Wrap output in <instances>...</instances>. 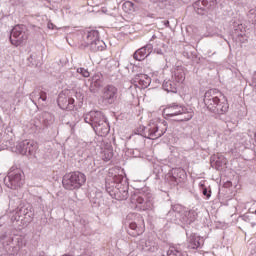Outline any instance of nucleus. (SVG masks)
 Returning <instances> with one entry per match:
<instances>
[{
	"mask_svg": "<svg viewBox=\"0 0 256 256\" xmlns=\"http://www.w3.org/2000/svg\"><path fill=\"white\" fill-rule=\"evenodd\" d=\"M1 191H3V189H1V187H0V193H1Z\"/></svg>",
	"mask_w": 256,
	"mask_h": 256,
	"instance_id": "6e6d98bb",
	"label": "nucleus"
},
{
	"mask_svg": "<svg viewBox=\"0 0 256 256\" xmlns=\"http://www.w3.org/2000/svg\"><path fill=\"white\" fill-rule=\"evenodd\" d=\"M218 95L223 97V94L217 89H210L206 91L204 95V104L210 113H213L215 109V102L218 101Z\"/></svg>",
	"mask_w": 256,
	"mask_h": 256,
	"instance_id": "9d476101",
	"label": "nucleus"
},
{
	"mask_svg": "<svg viewBox=\"0 0 256 256\" xmlns=\"http://www.w3.org/2000/svg\"><path fill=\"white\" fill-rule=\"evenodd\" d=\"M105 119H106L105 115L101 111H90L84 114L85 123H88V125H91L92 129H94L96 125L100 124Z\"/></svg>",
	"mask_w": 256,
	"mask_h": 256,
	"instance_id": "f8f14e48",
	"label": "nucleus"
},
{
	"mask_svg": "<svg viewBox=\"0 0 256 256\" xmlns=\"http://www.w3.org/2000/svg\"><path fill=\"white\" fill-rule=\"evenodd\" d=\"M154 53H157V55H163V50L155 48Z\"/></svg>",
	"mask_w": 256,
	"mask_h": 256,
	"instance_id": "37998d69",
	"label": "nucleus"
},
{
	"mask_svg": "<svg viewBox=\"0 0 256 256\" xmlns=\"http://www.w3.org/2000/svg\"><path fill=\"white\" fill-rule=\"evenodd\" d=\"M77 73L82 75V77H89V75H90L89 70H87L85 68H78Z\"/></svg>",
	"mask_w": 256,
	"mask_h": 256,
	"instance_id": "e433bc0d",
	"label": "nucleus"
},
{
	"mask_svg": "<svg viewBox=\"0 0 256 256\" xmlns=\"http://www.w3.org/2000/svg\"><path fill=\"white\" fill-rule=\"evenodd\" d=\"M5 237H7V234H3L1 237H0V239H5Z\"/></svg>",
	"mask_w": 256,
	"mask_h": 256,
	"instance_id": "864d4df0",
	"label": "nucleus"
},
{
	"mask_svg": "<svg viewBox=\"0 0 256 256\" xmlns=\"http://www.w3.org/2000/svg\"><path fill=\"white\" fill-rule=\"evenodd\" d=\"M14 149L17 153H20V155H33L35 149H37V144L33 141L24 140L17 143Z\"/></svg>",
	"mask_w": 256,
	"mask_h": 256,
	"instance_id": "9b49d317",
	"label": "nucleus"
},
{
	"mask_svg": "<svg viewBox=\"0 0 256 256\" xmlns=\"http://www.w3.org/2000/svg\"><path fill=\"white\" fill-rule=\"evenodd\" d=\"M172 80H174L176 83H183L185 81V70H183V67H177L174 70V75L172 76Z\"/></svg>",
	"mask_w": 256,
	"mask_h": 256,
	"instance_id": "393cba45",
	"label": "nucleus"
},
{
	"mask_svg": "<svg viewBox=\"0 0 256 256\" xmlns=\"http://www.w3.org/2000/svg\"><path fill=\"white\" fill-rule=\"evenodd\" d=\"M255 214H256V210H255Z\"/></svg>",
	"mask_w": 256,
	"mask_h": 256,
	"instance_id": "4d7b16f0",
	"label": "nucleus"
},
{
	"mask_svg": "<svg viewBox=\"0 0 256 256\" xmlns=\"http://www.w3.org/2000/svg\"><path fill=\"white\" fill-rule=\"evenodd\" d=\"M153 53V44L149 43L142 48L138 49L133 57L136 61H143L146 57H149Z\"/></svg>",
	"mask_w": 256,
	"mask_h": 256,
	"instance_id": "f3484780",
	"label": "nucleus"
},
{
	"mask_svg": "<svg viewBox=\"0 0 256 256\" xmlns=\"http://www.w3.org/2000/svg\"><path fill=\"white\" fill-rule=\"evenodd\" d=\"M98 39H99V31L98 30H90L87 32L86 44L88 46L92 45Z\"/></svg>",
	"mask_w": 256,
	"mask_h": 256,
	"instance_id": "bb28decb",
	"label": "nucleus"
},
{
	"mask_svg": "<svg viewBox=\"0 0 256 256\" xmlns=\"http://www.w3.org/2000/svg\"><path fill=\"white\" fill-rule=\"evenodd\" d=\"M113 183L115 184L114 187H117V185H123V175H115L111 182H106V185H113Z\"/></svg>",
	"mask_w": 256,
	"mask_h": 256,
	"instance_id": "2f4dec72",
	"label": "nucleus"
},
{
	"mask_svg": "<svg viewBox=\"0 0 256 256\" xmlns=\"http://www.w3.org/2000/svg\"><path fill=\"white\" fill-rule=\"evenodd\" d=\"M141 74H136L134 78L131 79L132 85H137V83H140Z\"/></svg>",
	"mask_w": 256,
	"mask_h": 256,
	"instance_id": "4c0bfd02",
	"label": "nucleus"
},
{
	"mask_svg": "<svg viewBox=\"0 0 256 256\" xmlns=\"http://www.w3.org/2000/svg\"><path fill=\"white\" fill-rule=\"evenodd\" d=\"M138 133L146 139H159V137H163L167 133V121H163L162 123L152 122L146 127L143 126L140 128Z\"/></svg>",
	"mask_w": 256,
	"mask_h": 256,
	"instance_id": "20e7f679",
	"label": "nucleus"
},
{
	"mask_svg": "<svg viewBox=\"0 0 256 256\" xmlns=\"http://www.w3.org/2000/svg\"><path fill=\"white\" fill-rule=\"evenodd\" d=\"M191 49H193V47L186 46L184 51L182 52L183 57H185L186 59H191V57H193V52L191 51Z\"/></svg>",
	"mask_w": 256,
	"mask_h": 256,
	"instance_id": "f704fd0d",
	"label": "nucleus"
},
{
	"mask_svg": "<svg viewBox=\"0 0 256 256\" xmlns=\"http://www.w3.org/2000/svg\"><path fill=\"white\" fill-rule=\"evenodd\" d=\"M140 247H142V251H147L149 253H155L157 251V242L151 238L141 239L139 242Z\"/></svg>",
	"mask_w": 256,
	"mask_h": 256,
	"instance_id": "a211bd4d",
	"label": "nucleus"
},
{
	"mask_svg": "<svg viewBox=\"0 0 256 256\" xmlns=\"http://www.w3.org/2000/svg\"><path fill=\"white\" fill-rule=\"evenodd\" d=\"M223 97H224L223 95L222 96L218 95V100L214 102V107H217L221 103V100L223 99Z\"/></svg>",
	"mask_w": 256,
	"mask_h": 256,
	"instance_id": "a19ab883",
	"label": "nucleus"
},
{
	"mask_svg": "<svg viewBox=\"0 0 256 256\" xmlns=\"http://www.w3.org/2000/svg\"><path fill=\"white\" fill-rule=\"evenodd\" d=\"M112 151H113V149H111V148L105 149L104 156H103L104 161H111V159H113Z\"/></svg>",
	"mask_w": 256,
	"mask_h": 256,
	"instance_id": "c9c22d12",
	"label": "nucleus"
},
{
	"mask_svg": "<svg viewBox=\"0 0 256 256\" xmlns=\"http://www.w3.org/2000/svg\"><path fill=\"white\" fill-rule=\"evenodd\" d=\"M204 3V7L209 11L211 9H215L217 7V0H202Z\"/></svg>",
	"mask_w": 256,
	"mask_h": 256,
	"instance_id": "473e14b6",
	"label": "nucleus"
},
{
	"mask_svg": "<svg viewBox=\"0 0 256 256\" xmlns=\"http://www.w3.org/2000/svg\"><path fill=\"white\" fill-rule=\"evenodd\" d=\"M242 219H243V221H250V219H249V214H244V215L242 216Z\"/></svg>",
	"mask_w": 256,
	"mask_h": 256,
	"instance_id": "49530a36",
	"label": "nucleus"
},
{
	"mask_svg": "<svg viewBox=\"0 0 256 256\" xmlns=\"http://www.w3.org/2000/svg\"><path fill=\"white\" fill-rule=\"evenodd\" d=\"M70 127H71V129L73 131V128L75 127V124H71Z\"/></svg>",
	"mask_w": 256,
	"mask_h": 256,
	"instance_id": "5fc2aeb1",
	"label": "nucleus"
},
{
	"mask_svg": "<svg viewBox=\"0 0 256 256\" xmlns=\"http://www.w3.org/2000/svg\"><path fill=\"white\" fill-rule=\"evenodd\" d=\"M211 165H216V169H219V167H223V162H221V160H216L215 162H211Z\"/></svg>",
	"mask_w": 256,
	"mask_h": 256,
	"instance_id": "ea45409f",
	"label": "nucleus"
},
{
	"mask_svg": "<svg viewBox=\"0 0 256 256\" xmlns=\"http://www.w3.org/2000/svg\"><path fill=\"white\" fill-rule=\"evenodd\" d=\"M106 191L110 197L117 201H126L129 199V186L127 184H106Z\"/></svg>",
	"mask_w": 256,
	"mask_h": 256,
	"instance_id": "423d86ee",
	"label": "nucleus"
},
{
	"mask_svg": "<svg viewBox=\"0 0 256 256\" xmlns=\"http://www.w3.org/2000/svg\"><path fill=\"white\" fill-rule=\"evenodd\" d=\"M139 85L143 89H147V87L151 85V78H149V76H147L146 74H141Z\"/></svg>",
	"mask_w": 256,
	"mask_h": 256,
	"instance_id": "c756f323",
	"label": "nucleus"
},
{
	"mask_svg": "<svg viewBox=\"0 0 256 256\" xmlns=\"http://www.w3.org/2000/svg\"><path fill=\"white\" fill-rule=\"evenodd\" d=\"M38 256H47V255L45 254V252L42 251V252L39 253Z\"/></svg>",
	"mask_w": 256,
	"mask_h": 256,
	"instance_id": "3c124183",
	"label": "nucleus"
},
{
	"mask_svg": "<svg viewBox=\"0 0 256 256\" xmlns=\"http://www.w3.org/2000/svg\"><path fill=\"white\" fill-rule=\"evenodd\" d=\"M205 244V240L196 234L190 235L188 238V249H199Z\"/></svg>",
	"mask_w": 256,
	"mask_h": 256,
	"instance_id": "aec40b11",
	"label": "nucleus"
},
{
	"mask_svg": "<svg viewBox=\"0 0 256 256\" xmlns=\"http://www.w3.org/2000/svg\"><path fill=\"white\" fill-rule=\"evenodd\" d=\"M89 47L90 51H93V53H97V51H105V49H107L105 42L99 38L95 42H92Z\"/></svg>",
	"mask_w": 256,
	"mask_h": 256,
	"instance_id": "b1692460",
	"label": "nucleus"
},
{
	"mask_svg": "<svg viewBox=\"0 0 256 256\" xmlns=\"http://www.w3.org/2000/svg\"><path fill=\"white\" fill-rule=\"evenodd\" d=\"M166 217L176 225H191L197 219V211H187L181 204H174L167 212Z\"/></svg>",
	"mask_w": 256,
	"mask_h": 256,
	"instance_id": "f257e3e1",
	"label": "nucleus"
},
{
	"mask_svg": "<svg viewBox=\"0 0 256 256\" xmlns=\"http://www.w3.org/2000/svg\"><path fill=\"white\" fill-rule=\"evenodd\" d=\"M202 193H203V195L207 198V199H209L210 197H211V190H207V187H205V186H203V188H202Z\"/></svg>",
	"mask_w": 256,
	"mask_h": 256,
	"instance_id": "58836bf2",
	"label": "nucleus"
},
{
	"mask_svg": "<svg viewBox=\"0 0 256 256\" xmlns=\"http://www.w3.org/2000/svg\"><path fill=\"white\" fill-rule=\"evenodd\" d=\"M122 9H123V11L125 13H134V11H135V4H133V2H131V1H126L122 5Z\"/></svg>",
	"mask_w": 256,
	"mask_h": 256,
	"instance_id": "7c9ffc66",
	"label": "nucleus"
},
{
	"mask_svg": "<svg viewBox=\"0 0 256 256\" xmlns=\"http://www.w3.org/2000/svg\"><path fill=\"white\" fill-rule=\"evenodd\" d=\"M133 201H136L138 205H142V209H153V194H140L133 197Z\"/></svg>",
	"mask_w": 256,
	"mask_h": 256,
	"instance_id": "2eb2a0df",
	"label": "nucleus"
},
{
	"mask_svg": "<svg viewBox=\"0 0 256 256\" xmlns=\"http://www.w3.org/2000/svg\"><path fill=\"white\" fill-rule=\"evenodd\" d=\"M128 235H130L131 237H139V235H141L142 231L141 228H139V226H137V223L135 222H131L129 224V229L127 230Z\"/></svg>",
	"mask_w": 256,
	"mask_h": 256,
	"instance_id": "cd10ccee",
	"label": "nucleus"
},
{
	"mask_svg": "<svg viewBox=\"0 0 256 256\" xmlns=\"http://www.w3.org/2000/svg\"><path fill=\"white\" fill-rule=\"evenodd\" d=\"M47 28H48V29H55V24H53V23H51V22H48Z\"/></svg>",
	"mask_w": 256,
	"mask_h": 256,
	"instance_id": "a18cd8bd",
	"label": "nucleus"
},
{
	"mask_svg": "<svg viewBox=\"0 0 256 256\" xmlns=\"http://www.w3.org/2000/svg\"><path fill=\"white\" fill-rule=\"evenodd\" d=\"M29 39V32L25 25H16L10 32V43L15 47L23 45Z\"/></svg>",
	"mask_w": 256,
	"mask_h": 256,
	"instance_id": "0eeeda50",
	"label": "nucleus"
},
{
	"mask_svg": "<svg viewBox=\"0 0 256 256\" xmlns=\"http://www.w3.org/2000/svg\"><path fill=\"white\" fill-rule=\"evenodd\" d=\"M164 113L170 121L183 123L184 121H191L193 119V110L187 108L179 103H172L166 107Z\"/></svg>",
	"mask_w": 256,
	"mask_h": 256,
	"instance_id": "f03ea898",
	"label": "nucleus"
},
{
	"mask_svg": "<svg viewBox=\"0 0 256 256\" xmlns=\"http://www.w3.org/2000/svg\"><path fill=\"white\" fill-rule=\"evenodd\" d=\"M87 182V176L80 171L66 173L62 179V185L67 191L81 189Z\"/></svg>",
	"mask_w": 256,
	"mask_h": 256,
	"instance_id": "7ed1b4c3",
	"label": "nucleus"
},
{
	"mask_svg": "<svg viewBox=\"0 0 256 256\" xmlns=\"http://www.w3.org/2000/svg\"><path fill=\"white\" fill-rule=\"evenodd\" d=\"M152 3H165L167 0H150Z\"/></svg>",
	"mask_w": 256,
	"mask_h": 256,
	"instance_id": "de8ad7c7",
	"label": "nucleus"
},
{
	"mask_svg": "<svg viewBox=\"0 0 256 256\" xmlns=\"http://www.w3.org/2000/svg\"><path fill=\"white\" fill-rule=\"evenodd\" d=\"M118 89L113 85H107L102 90V99L108 105H113L117 101Z\"/></svg>",
	"mask_w": 256,
	"mask_h": 256,
	"instance_id": "ddd939ff",
	"label": "nucleus"
},
{
	"mask_svg": "<svg viewBox=\"0 0 256 256\" xmlns=\"http://www.w3.org/2000/svg\"><path fill=\"white\" fill-rule=\"evenodd\" d=\"M94 85H95V87H102L103 84H101V82H100L99 79H96V80L94 81Z\"/></svg>",
	"mask_w": 256,
	"mask_h": 256,
	"instance_id": "79ce46f5",
	"label": "nucleus"
},
{
	"mask_svg": "<svg viewBox=\"0 0 256 256\" xmlns=\"http://www.w3.org/2000/svg\"><path fill=\"white\" fill-rule=\"evenodd\" d=\"M34 215L33 207H31V205H27L20 207L12 219L14 221H23V219H26V221L29 222L33 219Z\"/></svg>",
	"mask_w": 256,
	"mask_h": 256,
	"instance_id": "4468645a",
	"label": "nucleus"
},
{
	"mask_svg": "<svg viewBox=\"0 0 256 256\" xmlns=\"http://www.w3.org/2000/svg\"><path fill=\"white\" fill-rule=\"evenodd\" d=\"M28 61H29V65H31L32 67H39V65H41V58L39 57V55H37V53H33L28 57Z\"/></svg>",
	"mask_w": 256,
	"mask_h": 256,
	"instance_id": "c85d7f7f",
	"label": "nucleus"
},
{
	"mask_svg": "<svg viewBox=\"0 0 256 256\" xmlns=\"http://www.w3.org/2000/svg\"><path fill=\"white\" fill-rule=\"evenodd\" d=\"M154 39H157L156 35H153L152 38L150 39V42L153 41Z\"/></svg>",
	"mask_w": 256,
	"mask_h": 256,
	"instance_id": "603ef678",
	"label": "nucleus"
},
{
	"mask_svg": "<svg viewBox=\"0 0 256 256\" xmlns=\"http://www.w3.org/2000/svg\"><path fill=\"white\" fill-rule=\"evenodd\" d=\"M23 183H25L23 171L19 169L11 170L4 178V185H6L8 189H19L23 187Z\"/></svg>",
	"mask_w": 256,
	"mask_h": 256,
	"instance_id": "6e6552de",
	"label": "nucleus"
},
{
	"mask_svg": "<svg viewBox=\"0 0 256 256\" xmlns=\"http://www.w3.org/2000/svg\"><path fill=\"white\" fill-rule=\"evenodd\" d=\"M143 16L144 17H153V14H151L150 12L144 11Z\"/></svg>",
	"mask_w": 256,
	"mask_h": 256,
	"instance_id": "c03bdc74",
	"label": "nucleus"
},
{
	"mask_svg": "<svg viewBox=\"0 0 256 256\" xmlns=\"http://www.w3.org/2000/svg\"><path fill=\"white\" fill-rule=\"evenodd\" d=\"M96 134H98L100 137H105L106 135H109V131H111V128L109 126V122H107V118L102 120L100 124L93 127Z\"/></svg>",
	"mask_w": 256,
	"mask_h": 256,
	"instance_id": "6ab92c4d",
	"label": "nucleus"
},
{
	"mask_svg": "<svg viewBox=\"0 0 256 256\" xmlns=\"http://www.w3.org/2000/svg\"><path fill=\"white\" fill-rule=\"evenodd\" d=\"M225 187H231V181L226 182Z\"/></svg>",
	"mask_w": 256,
	"mask_h": 256,
	"instance_id": "09e8293b",
	"label": "nucleus"
},
{
	"mask_svg": "<svg viewBox=\"0 0 256 256\" xmlns=\"http://www.w3.org/2000/svg\"><path fill=\"white\" fill-rule=\"evenodd\" d=\"M75 99L83 103V93L73 92V94L69 95L65 92H60L57 98L58 107L63 111H73L75 109Z\"/></svg>",
	"mask_w": 256,
	"mask_h": 256,
	"instance_id": "39448f33",
	"label": "nucleus"
},
{
	"mask_svg": "<svg viewBox=\"0 0 256 256\" xmlns=\"http://www.w3.org/2000/svg\"><path fill=\"white\" fill-rule=\"evenodd\" d=\"M30 100L34 105H45V101H47V92L36 88L30 93Z\"/></svg>",
	"mask_w": 256,
	"mask_h": 256,
	"instance_id": "dca6fc26",
	"label": "nucleus"
},
{
	"mask_svg": "<svg viewBox=\"0 0 256 256\" xmlns=\"http://www.w3.org/2000/svg\"><path fill=\"white\" fill-rule=\"evenodd\" d=\"M178 83L174 80H164L162 89L167 93H177Z\"/></svg>",
	"mask_w": 256,
	"mask_h": 256,
	"instance_id": "4be33fe9",
	"label": "nucleus"
},
{
	"mask_svg": "<svg viewBox=\"0 0 256 256\" xmlns=\"http://www.w3.org/2000/svg\"><path fill=\"white\" fill-rule=\"evenodd\" d=\"M40 119L44 127H51L55 123V116L49 112H43L40 116Z\"/></svg>",
	"mask_w": 256,
	"mask_h": 256,
	"instance_id": "5701e85b",
	"label": "nucleus"
},
{
	"mask_svg": "<svg viewBox=\"0 0 256 256\" xmlns=\"http://www.w3.org/2000/svg\"><path fill=\"white\" fill-rule=\"evenodd\" d=\"M185 179H187V172L182 168H173L165 177L166 183H169L171 187H177V185L185 183Z\"/></svg>",
	"mask_w": 256,
	"mask_h": 256,
	"instance_id": "1a4fd4ad",
	"label": "nucleus"
},
{
	"mask_svg": "<svg viewBox=\"0 0 256 256\" xmlns=\"http://www.w3.org/2000/svg\"><path fill=\"white\" fill-rule=\"evenodd\" d=\"M216 110H213L214 115H225L229 111V103L227 102V98L225 96L222 97L218 106L215 107Z\"/></svg>",
	"mask_w": 256,
	"mask_h": 256,
	"instance_id": "412c9836",
	"label": "nucleus"
},
{
	"mask_svg": "<svg viewBox=\"0 0 256 256\" xmlns=\"http://www.w3.org/2000/svg\"><path fill=\"white\" fill-rule=\"evenodd\" d=\"M168 256H187V254L183 251H180L177 248L169 249L167 252Z\"/></svg>",
	"mask_w": 256,
	"mask_h": 256,
	"instance_id": "72a5a7b5",
	"label": "nucleus"
},
{
	"mask_svg": "<svg viewBox=\"0 0 256 256\" xmlns=\"http://www.w3.org/2000/svg\"><path fill=\"white\" fill-rule=\"evenodd\" d=\"M194 10L198 15H205L207 13V6H205V3L203 0H198L193 4Z\"/></svg>",
	"mask_w": 256,
	"mask_h": 256,
	"instance_id": "a878e982",
	"label": "nucleus"
},
{
	"mask_svg": "<svg viewBox=\"0 0 256 256\" xmlns=\"http://www.w3.org/2000/svg\"><path fill=\"white\" fill-rule=\"evenodd\" d=\"M255 13V11L253 9H251L249 12H248V16L249 15H253Z\"/></svg>",
	"mask_w": 256,
	"mask_h": 256,
	"instance_id": "8fccbe9b",
	"label": "nucleus"
}]
</instances>
